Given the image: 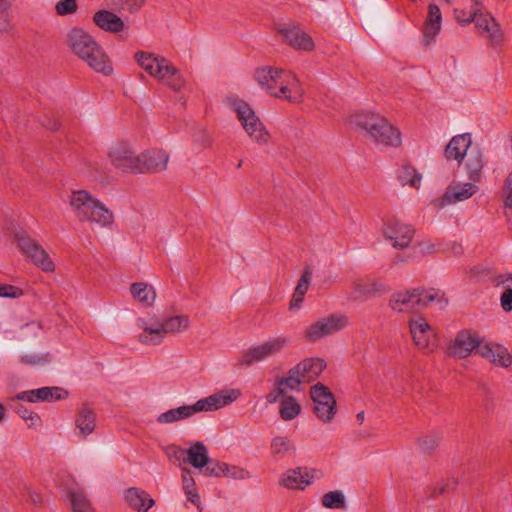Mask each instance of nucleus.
Instances as JSON below:
<instances>
[{"instance_id": "nucleus-34", "label": "nucleus", "mask_w": 512, "mask_h": 512, "mask_svg": "<svg viewBox=\"0 0 512 512\" xmlns=\"http://www.w3.org/2000/svg\"><path fill=\"white\" fill-rule=\"evenodd\" d=\"M278 402V413L283 421H292L301 414L302 407L299 400L296 397L292 395L281 396Z\"/></svg>"}, {"instance_id": "nucleus-40", "label": "nucleus", "mask_w": 512, "mask_h": 512, "mask_svg": "<svg viewBox=\"0 0 512 512\" xmlns=\"http://www.w3.org/2000/svg\"><path fill=\"white\" fill-rule=\"evenodd\" d=\"M321 504L328 509H343L346 506L345 495L340 490L330 491L322 496Z\"/></svg>"}, {"instance_id": "nucleus-36", "label": "nucleus", "mask_w": 512, "mask_h": 512, "mask_svg": "<svg viewBox=\"0 0 512 512\" xmlns=\"http://www.w3.org/2000/svg\"><path fill=\"white\" fill-rule=\"evenodd\" d=\"M130 292L133 298L144 306L150 307L155 302L156 291L152 285L144 282H135L132 283Z\"/></svg>"}, {"instance_id": "nucleus-21", "label": "nucleus", "mask_w": 512, "mask_h": 512, "mask_svg": "<svg viewBox=\"0 0 512 512\" xmlns=\"http://www.w3.org/2000/svg\"><path fill=\"white\" fill-rule=\"evenodd\" d=\"M479 355L487 361L502 368L512 365V355L508 349L499 344L487 341L485 338L479 346Z\"/></svg>"}, {"instance_id": "nucleus-3", "label": "nucleus", "mask_w": 512, "mask_h": 512, "mask_svg": "<svg viewBox=\"0 0 512 512\" xmlns=\"http://www.w3.org/2000/svg\"><path fill=\"white\" fill-rule=\"evenodd\" d=\"M189 327L190 320L186 315L160 317L153 314L138 319L136 338L143 345L159 346L167 335L183 333Z\"/></svg>"}, {"instance_id": "nucleus-55", "label": "nucleus", "mask_w": 512, "mask_h": 512, "mask_svg": "<svg viewBox=\"0 0 512 512\" xmlns=\"http://www.w3.org/2000/svg\"><path fill=\"white\" fill-rule=\"evenodd\" d=\"M225 462H216L207 466L206 475L213 477H224V466Z\"/></svg>"}, {"instance_id": "nucleus-13", "label": "nucleus", "mask_w": 512, "mask_h": 512, "mask_svg": "<svg viewBox=\"0 0 512 512\" xmlns=\"http://www.w3.org/2000/svg\"><path fill=\"white\" fill-rule=\"evenodd\" d=\"M310 395L314 403V412L323 423L333 420L337 408L336 400L331 391L321 383L311 387Z\"/></svg>"}, {"instance_id": "nucleus-38", "label": "nucleus", "mask_w": 512, "mask_h": 512, "mask_svg": "<svg viewBox=\"0 0 512 512\" xmlns=\"http://www.w3.org/2000/svg\"><path fill=\"white\" fill-rule=\"evenodd\" d=\"M382 285L373 280H357L353 283L352 291L349 295L351 300H359L379 291Z\"/></svg>"}, {"instance_id": "nucleus-27", "label": "nucleus", "mask_w": 512, "mask_h": 512, "mask_svg": "<svg viewBox=\"0 0 512 512\" xmlns=\"http://www.w3.org/2000/svg\"><path fill=\"white\" fill-rule=\"evenodd\" d=\"M278 32L295 49L309 51L314 47L312 38L297 27L281 26Z\"/></svg>"}, {"instance_id": "nucleus-43", "label": "nucleus", "mask_w": 512, "mask_h": 512, "mask_svg": "<svg viewBox=\"0 0 512 512\" xmlns=\"http://www.w3.org/2000/svg\"><path fill=\"white\" fill-rule=\"evenodd\" d=\"M12 10L10 0H0V32L8 31L12 25Z\"/></svg>"}, {"instance_id": "nucleus-20", "label": "nucleus", "mask_w": 512, "mask_h": 512, "mask_svg": "<svg viewBox=\"0 0 512 512\" xmlns=\"http://www.w3.org/2000/svg\"><path fill=\"white\" fill-rule=\"evenodd\" d=\"M409 326L415 345L421 350L431 351L435 333L428 322L424 318L416 317L410 320Z\"/></svg>"}, {"instance_id": "nucleus-45", "label": "nucleus", "mask_w": 512, "mask_h": 512, "mask_svg": "<svg viewBox=\"0 0 512 512\" xmlns=\"http://www.w3.org/2000/svg\"><path fill=\"white\" fill-rule=\"evenodd\" d=\"M224 477L233 479V480H246L251 477V474L246 469L225 463L224 466Z\"/></svg>"}, {"instance_id": "nucleus-41", "label": "nucleus", "mask_w": 512, "mask_h": 512, "mask_svg": "<svg viewBox=\"0 0 512 512\" xmlns=\"http://www.w3.org/2000/svg\"><path fill=\"white\" fill-rule=\"evenodd\" d=\"M69 497L73 512H93L89 501L80 490H70Z\"/></svg>"}, {"instance_id": "nucleus-15", "label": "nucleus", "mask_w": 512, "mask_h": 512, "mask_svg": "<svg viewBox=\"0 0 512 512\" xmlns=\"http://www.w3.org/2000/svg\"><path fill=\"white\" fill-rule=\"evenodd\" d=\"M108 156L115 168L123 172L141 173V154H136L129 145H116L110 150Z\"/></svg>"}, {"instance_id": "nucleus-44", "label": "nucleus", "mask_w": 512, "mask_h": 512, "mask_svg": "<svg viewBox=\"0 0 512 512\" xmlns=\"http://www.w3.org/2000/svg\"><path fill=\"white\" fill-rule=\"evenodd\" d=\"M504 206L507 210L506 216L510 226L512 227V172L507 176L503 188Z\"/></svg>"}, {"instance_id": "nucleus-8", "label": "nucleus", "mask_w": 512, "mask_h": 512, "mask_svg": "<svg viewBox=\"0 0 512 512\" xmlns=\"http://www.w3.org/2000/svg\"><path fill=\"white\" fill-rule=\"evenodd\" d=\"M434 302L440 309L444 308L447 304L438 292L413 289L392 294L390 307L393 311L399 313L413 312Z\"/></svg>"}, {"instance_id": "nucleus-31", "label": "nucleus", "mask_w": 512, "mask_h": 512, "mask_svg": "<svg viewBox=\"0 0 512 512\" xmlns=\"http://www.w3.org/2000/svg\"><path fill=\"white\" fill-rule=\"evenodd\" d=\"M296 450L292 439L284 435H275L270 441V454L275 461H280Z\"/></svg>"}, {"instance_id": "nucleus-5", "label": "nucleus", "mask_w": 512, "mask_h": 512, "mask_svg": "<svg viewBox=\"0 0 512 512\" xmlns=\"http://www.w3.org/2000/svg\"><path fill=\"white\" fill-rule=\"evenodd\" d=\"M69 206L74 216L81 223H88L91 228H110L114 215L106 205L86 190H75L69 197Z\"/></svg>"}, {"instance_id": "nucleus-30", "label": "nucleus", "mask_w": 512, "mask_h": 512, "mask_svg": "<svg viewBox=\"0 0 512 512\" xmlns=\"http://www.w3.org/2000/svg\"><path fill=\"white\" fill-rule=\"evenodd\" d=\"M125 500L137 512H148L155 504V500L146 491L135 487L125 491Z\"/></svg>"}, {"instance_id": "nucleus-6", "label": "nucleus", "mask_w": 512, "mask_h": 512, "mask_svg": "<svg viewBox=\"0 0 512 512\" xmlns=\"http://www.w3.org/2000/svg\"><path fill=\"white\" fill-rule=\"evenodd\" d=\"M135 60L150 76L173 91L179 92L184 88L186 79L183 74L165 57L139 51L135 54Z\"/></svg>"}, {"instance_id": "nucleus-32", "label": "nucleus", "mask_w": 512, "mask_h": 512, "mask_svg": "<svg viewBox=\"0 0 512 512\" xmlns=\"http://www.w3.org/2000/svg\"><path fill=\"white\" fill-rule=\"evenodd\" d=\"M75 425L77 433L81 437L86 438L96 428V415L94 411L88 406L81 407L75 419Z\"/></svg>"}, {"instance_id": "nucleus-52", "label": "nucleus", "mask_w": 512, "mask_h": 512, "mask_svg": "<svg viewBox=\"0 0 512 512\" xmlns=\"http://www.w3.org/2000/svg\"><path fill=\"white\" fill-rule=\"evenodd\" d=\"M163 450L167 458L173 462H180L183 455L186 454V450L174 444L165 446Z\"/></svg>"}, {"instance_id": "nucleus-12", "label": "nucleus", "mask_w": 512, "mask_h": 512, "mask_svg": "<svg viewBox=\"0 0 512 512\" xmlns=\"http://www.w3.org/2000/svg\"><path fill=\"white\" fill-rule=\"evenodd\" d=\"M484 337L470 330H461L448 343L447 353L456 359H463L472 354L473 351L479 355V346L482 345Z\"/></svg>"}, {"instance_id": "nucleus-10", "label": "nucleus", "mask_w": 512, "mask_h": 512, "mask_svg": "<svg viewBox=\"0 0 512 512\" xmlns=\"http://www.w3.org/2000/svg\"><path fill=\"white\" fill-rule=\"evenodd\" d=\"M349 323V319L343 314H333L321 318L307 326L304 330V337L309 342H317L323 338L333 335L344 329Z\"/></svg>"}, {"instance_id": "nucleus-4", "label": "nucleus", "mask_w": 512, "mask_h": 512, "mask_svg": "<svg viewBox=\"0 0 512 512\" xmlns=\"http://www.w3.org/2000/svg\"><path fill=\"white\" fill-rule=\"evenodd\" d=\"M351 123L364 131L365 136L376 146L397 149L402 145L400 128L378 113L354 115Z\"/></svg>"}, {"instance_id": "nucleus-51", "label": "nucleus", "mask_w": 512, "mask_h": 512, "mask_svg": "<svg viewBox=\"0 0 512 512\" xmlns=\"http://www.w3.org/2000/svg\"><path fill=\"white\" fill-rule=\"evenodd\" d=\"M16 412L23 420L30 422L29 426L36 427L39 425L40 417L36 413L27 409L26 407L20 406L19 408H17Z\"/></svg>"}, {"instance_id": "nucleus-9", "label": "nucleus", "mask_w": 512, "mask_h": 512, "mask_svg": "<svg viewBox=\"0 0 512 512\" xmlns=\"http://www.w3.org/2000/svg\"><path fill=\"white\" fill-rule=\"evenodd\" d=\"M290 342L291 338L287 335L281 334L270 337L246 351L239 360V364L241 366H249L255 362L265 361L281 353L289 346Z\"/></svg>"}, {"instance_id": "nucleus-16", "label": "nucleus", "mask_w": 512, "mask_h": 512, "mask_svg": "<svg viewBox=\"0 0 512 512\" xmlns=\"http://www.w3.org/2000/svg\"><path fill=\"white\" fill-rule=\"evenodd\" d=\"M478 192V187L471 182H457L448 185L446 191L438 198L432 201V205L437 209H442L448 205L465 201Z\"/></svg>"}, {"instance_id": "nucleus-48", "label": "nucleus", "mask_w": 512, "mask_h": 512, "mask_svg": "<svg viewBox=\"0 0 512 512\" xmlns=\"http://www.w3.org/2000/svg\"><path fill=\"white\" fill-rule=\"evenodd\" d=\"M78 9L76 0H60L55 5V11L59 16L74 14Z\"/></svg>"}, {"instance_id": "nucleus-23", "label": "nucleus", "mask_w": 512, "mask_h": 512, "mask_svg": "<svg viewBox=\"0 0 512 512\" xmlns=\"http://www.w3.org/2000/svg\"><path fill=\"white\" fill-rule=\"evenodd\" d=\"M477 14L475 15L476 28L482 35L488 36L492 41L501 39V29L490 13L484 11L483 4L476 6Z\"/></svg>"}, {"instance_id": "nucleus-26", "label": "nucleus", "mask_w": 512, "mask_h": 512, "mask_svg": "<svg viewBox=\"0 0 512 512\" xmlns=\"http://www.w3.org/2000/svg\"><path fill=\"white\" fill-rule=\"evenodd\" d=\"M93 22L99 29L113 34L122 32L125 29L123 19L106 9L97 11L93 15Z\"/></svg>"}, {"instance_id": "nucleus-2", "label": "nucleus", "mask_w": 512, "mask_h": 512, "mask_svg": "<svg viewBox=\"0 0 512 512\" xmlns=\"http://www.w3.org/2000/svg\"><path fill=\"white\" fill-rule=\"evenodd\" d=\"M66 43L73 54L94 72L104 76L112 74L113 67L108 54L90 33L73 27L67 32Z\"/></svg>"}, {"instance_id": "nucleus-57", "label": "nucleus", "mask_w": 512, "mask_h": 512, "mask_svg": "<svg viewBox=\"0 0 512 512\" xmlns=\"http://www.w3.org/2000/svg\"><path fill=\"white\" fill-rule=\"evenodd\" d=\"M5 414V407L3 406L2 403H0V422L5 418Z\"/></svg>"}, {"instance_id": "nucleus-1", "label": "nucleus", "mask_w": 512, "mask_h": 512, "mask_svg": "<svg viewBox=\"0 0 512 512\" xmlns=\"http://www.w3.org/2000/svg\"><path fill=\"white\" fill-rule=\"evenodd\" d=\"M254 78L258 85L270 96L287 100L291 103L302 101L304 90L293 72L273 66L256 69Z\"/></svg>"}, {"instance_id": "nucleus-7", "label": "nucleus", "mask_w": 512, "mask_h": 512, "mask_svg": "<svg viewBox=\"0 0 512 512\" xmlns=\"http://www.w3.org/2000/svg\"><path fill=\"white\" fill-rule=\"evenodd\" d=\"M228 103L248 137L258 145H267L270 133L252 107L241 99H229Z\"/></svg>"}, {"instance_id": "nucleus-37", "label": "nucleus", "mask_w": 512, "mask_h": 512, "mask_svg": "<svg viewBox=\"0 0 512 512\" xmlns=\"http://www.w3.org/2000/svg\"><path fill=\"white\" fill-rule=\"evenodd\" d=\"M182 473V488L186 495V501L191 502L201 511V501L195 480L188 469L183 468Z\"/></svg>"}, {"instance_id": "nucleus-47", "label": "nucleus", "mask_w": 512, "mask_h": 512, "mask_svg": "<svg viewBox=\"0 0 512 512\" xmlns=\"http://www.w3.org/2000/svg\"><path fill=\"white\" fill-rule=\"evenodd\" d=\"M497 287H503L505 290L500 296V304L502 309L505 312L512 311V283L507 282V284H497L493 283Z\"/></svg>"}, {"instance_id": "nucleus-54", "label": "nucleus", "mask_w": 512, "mask_h": 512, "mask_svg": "<svg viewBox=\"0 0 512 512\" xmlns=\"http://www.w3.org/2000/svg\"><path fill=\"white\" fill-rule=\"evenodd\" d=\"M439 442V438L433 435L426 436L419 440V446L424 451L433 450Z\"/></svg>"}, {"instance_id": "nucleus-50", "label": "nucleus", "mask_w": 512, "mask_h": 512, "mask_svg": "<svg viewBox=\"0 0 512 512\" xmlns=\"http://www.w3.org/2000/svg\"><path fill=\"white\" fill-rule=\"evenodd\" d=\"M311 280H312V273L308 269H306L303 272L301 278L299 279L294 292L298 293L299 295L305 296V294L308 291L309 286L311 284Z\"/></svg>"}, {"instance_id": "nucleus-56", "label": "nucleus", "mask_w": 512, "mask_h": 512, "mask_svg": "<svg viewBox=\"0 0 512 512\" xmlns=\"http://www.w3.org/2000/svg\"><path fill=\"white\" fill-rule=\"evenodd\" d=\"M304 300V295H299L298 293L294 292L292 299L290 301L289 309L290 310H298L301 308L302 302Z\"/></svg>"}, {"instance_id": "nucleus-60", "label": "nucleus", "mask_w": 512, "mask_h": 512, "mask_svg": "<svg viewBox=\"0 0 512 512\" xmlns=\"http://www.w3.org/2000/svg\"><path fill=\"white\" fill-rule=\"evenodd\" d=\"M442 1L447 3V4H450V3H452L453 0H442Z\"/></svg>"}, {"instance_id": "nucleus-42", "label": "nucleus", "mask_w": 512, "mask_h": 512, "mask_svg": "<svg viewBox=\"0 0 512 512\" xmlns=\"http://www.w3.org/2000/svg\"><path fill=\"white\" fill-rule=\"evenodd\" d=\"M146 0H106L107 5L120 10L134 13L138 11Z\"/></svg>"}, {"instance_id": "nucleus-22", "label": "nucleus", "mask_w": 512, "mask_h": 512, "mask_svg": "<svg viewBox=\"0 0 512 512\" xmlns=\"http://www.w3.org/2000/svg\"><path fill=\"white\" fill-rule=\"evenodd\" d=\"M67 396V392L60 387H42L22 391L16 394L15 399L30 403L51 402L63 399Z\"/></svg>"}, {"instance_id": "nucleus-58", "label": "nucleus", "mask_w": 512, "mask_h": 512, "mask_svg": "<svg viewBox=\"0 0 512 512\" xmlns=\"http://www.w3.org/2000/svg\"><path fill=\"white\" fill-rule=\"evenodd\" d=\"M364 419H365V414H364V412H363V411L359 412V413L357 414V420H358L360 423H362V422L364 421Z\"/></svg>"}, {"instance_id": "nucleus-29", "label": "nucleus", "mask_w": 512, "mask_h": 512, "mask_svg": "<svg viewBox=\"0 0 512 512\" xmlns=\"http://www.w3.org/2000/svg\"><path fill=\"white\" fill-rule=\"evenodd\" d=\"M303 381H313L321 375L326 367L324 359L319 357L306 358L294 366Z\"/></svg>"}, {"instance_id": "nucleus-33", "label": "nucleus", "mask_w": 512, "mask_h": 512, "mask_svg": "<svg viewBox=\"0 0 512 512\" xmlns=\"http://www.w3.org/2000/svg\"><path fill=\"white\" fill-rule=\"evenodd\" d=\"M197 414L195 405H183L160 413L156 420L160 424H172Z\"/></svg>"}, {"instance_id": "nucleus-17", "label": "nucleus", "mask_w": 512, "mask_h": 512, "mask_svg": "<svg viewBox=\"0 0 512 512\" xmlns=\"http://www.w3.org/2000/svg\"><path fill=\"white\" fill-rule=\"evenodd\" d=\"M18 244L31 262L44 272H53L55 264L45 249L28 236H18Z\"/></svg>"}, {"instance_id": "nucleus-49", "label": "nucleus", "mask_w": 512, "mask_h": 512, "mask_svg": "<svg viewBox=\"0 0 512 512\" xmlns=\"http://www.w3.org/2000/svg\"><path fill=\"white\" fill-rule=\"evenodd\" d=\"M20 362L30 366H42L50 362L48 353L24 355L21 357Z\"/></svg>"}, {"instance_id": "nucleus-28", "label": "nucleus", "mask_w": 512, "mask_h": 512, "mask_svg": "<svg viewBox=\"0 0 512 512\" xmlns=\"http://www.w3.org/2000/svg\"><path fill=\"white\" fill-rule=\"evenodd\" d=\"M472 140L470 134H460L454 136L445 149V157L447 160H455L460 163L465 157L468 148L471 146Z\"/></svg>"}, {"instance_id": "nucleus-46", "label": "nucleus", "mask_w": 512, "mask_h": 512, "mask_svg": "<svg viewBox=\"0 0 512 512\" xmlns=\"http://www.w3.org/2000/svg\"><path fill=\"white\" fill-rule=\"evenodd\" d=\"M477 14L476 5L473 3L472 9L470 11L466 9H454V16L456 21L462 25L466 26L472 23L475 19V15Z\"/></svg>"}, {"instance_id": "nucleus-59", "label": "nucleus", "mask_w": 512, "mask_h": 512, "mask_svg": "<svg viewBox=\"0 0 512 512\" xmlns=\"http://www.w3.org/2000/svg\"><path fill=\"white\" fill-rule=\"evenodd\" d=\"M476 6L482 5V0H472Z\"/></svg>"}, {"instance_id": "nucleus-11", "label": "nucleus", "mask_w": 512, "mask_h": 512, "mask_svg": "<svg viewBox=\"0 0 512 512\" xmlns=\"http://www.w3.org/2000/svg\"><path fill=\"white\" fill-rule=\"evenodd\" d=\"M323 477V472L316 468L299 466L286 470L279 479V484L291 490H305L316 480Z\"/></svg>"}, {"instance_id": "nucleus-25", "label": "nucleus", "mask_w": 512, "mask_h": 512, "mask_svg": "<svg viewBox=\"0 0 512 512\" xmlns=\"http://www.w3.org/2000/svg\"><path fill=\"white\" fill-rule=\"evenodd\" d=\"M428 17L424 24L423 41L426 46L435 42L436 36L440 33L442 27V13L440 8L434 4H429Z\"/></svg>"}, {"instance_id": "nucleus-14", "label": "nucleus", "mask_w": 512, "mask_h": 512, "mask_svg": "<svg viewBox=\"0 0 512 512\" xmlns=\"http://www.w3.org/2000/svg\"><path fill=\"white\" fill-rule=\"evenodd\" d=\"M382 235L396 249L409 246L414 235V229L398 219H388L382 225Z\"/></svg>"}, {"instance_id": "nucleus-53", "label": "nucleus", "mask_w": 512, "mask_h": 512, "mask_svg": "<svg viewBox=\"0 0 512 512\" xmlns=\"http://www.w3.org/2000/svg\"><path fill=\"white\" fill-rule=\"evenodd\" d=\"M23 294L22 290L12 285H0V297L18 298Z\"/></svg>"}, {"instance_id": "nucleus-18", "label": "nucleus", "mask_w": 512, "mask_h": 512, "mask_svg": "<svg viewBox=\"0 0 512 512\" xmlns=\"http://www.w3.org/2000/svg\"><path fill=\"white\" fill-rule=\"evenodd\" d=\"M241 392L238 389L229 388L199 399L194 403L196 412H209L221 409L239 399Z\"/></svg>"}, {"instance_id": "nucleus-35", "label": "nucleus", "mask_w": 512, "mask_h": 512, "mask_svg": "<svg viewBox=\"0 0 512 512\" xmlns=\"http://www.w3.org/2000/svg\"><path fill=\"white\" fill-rule=\"evenodd\" d=\"M186 462L196 469H202L209 463L208 449L202 442L193 443L186 450Z\"/></svg>"}, {"instance_id": "nucleus-39", "label": "nucleus", "mask_w": 512, "mask_h": 512, "mask_svg": "<svg viewBox=\"0 0 512 512\" xmlns=\"http://www.w3.org/2000/svg\"><path fill=\"white\" fill-rule=\"evenodd\" d=\"M398 179L402 185L418 189L421 186L422 175L414 167L404 165L399 169Z\"/></svg>"}, {"instance_id": "nucleus-24", "label": "nucleus", "mask_w": 512, "mask_h": 512, "mask_svg": "<svg viewBox=\"0 0 512 512\" xmlns=\"http://www.w3.org/2000/svg\"><path fill=\"white\" fill-rule=\"evenodd\" d=\"M169 154L162 149H153L141 153V173L162 172L166 170Z\"/></svg>"}, {"instance_id": "nucleus-19", "label": "nucleus", "mask_w": 512, "mask_h": 512, "mask_svg": "<svg viewBox=\"0 0 512 512\" xmlns=\"http://www.w3.org/2000/svg\"><path fill=\"white\" fill-rule=\"evenodd\" d=\"M303 382V379L299 375V372L295 367H292L286 376L279 378L272 389L266 395V401L269 404L277 403L281 396H286L290 391H295L299 389L300 384Z\"/></svg>"}]
</instances>
